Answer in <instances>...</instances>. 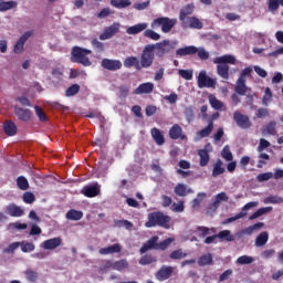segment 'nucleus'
Listing matches in <instances>:
<instances>
[{"label":"nucleus","instance_id":"60","mask_svg":"<svg viewBox=\"0 0 283 283\" xmlns=\"http://www.w3.org/2000/svg\"><path fill=\"white\" fill-rule=\"evenodd\" d=\"M20 247H21L22 253H30L35 249L34 243L20 242Z\"/></svg>","mask_w":283,"mask_h":283},{"label":"nucleus","instance_id":"37","mask_svg":"<svg viewBox=\"0 0 283 283\" xmlns=\"http://www.w3.org/2000/svg\"><path fill=\"white\" fill-rule=\"evenodd\" d=\"M17 187L21 189V191H28L30 189V182L28 181V178L24 176H20L17 178Z\"/></svg>","mask_w":283,"mask_h":283},{"label":"nucleus","instance_id":"24","mask_svg":"<svg viewBox=\"0 0 283 283\" xmlns=\"http://www.w3.org/2000/svg\"><path fill=\"white\" fill-rule=\"evenodd\" d=\"M249 86H247V80H237L234 92L239 94V96H247V92H249Z\"/></svg>","mask_w":283,"mask_h":283},{"label":"nucleus","instance_id":"35","mask_svg":"<svg viewBox=\"0 0 283 283\" xmlns=\"http://www.w3.org/2000/svg\"><path fill=\"white\" fill-rule=\"evenodd\" d=\"M111 6L117 10H123L132 6V0H111Z\"/></svg>","mask_w":283,"mask_h":283},{"label":"nucleus","instance_id":"61","mask_svg":"<svg viewBox=\"0 0 283 283\" xmlns=\"http://www.w3.org/2000/svg\"><path fill=\"white\" fill-rule=\"evenodd\" d=\"M185 116L188 123L193 122V118H195L193 106H188L185 108Z\"/></svg>","mask_w":283,"mask_h":283},{"label":"nucleus","instance_id":"63","mask_svg":"<svg viewBox=\"0 0 283 283\" xmlns=\"http://www.w3.org/2000/svg\"><path fill=\"white\" fill-rule=\"evenodd\" d=\"M34 109L39 120H41V123H45V120H48V116L45 115V112H43V108L35 106Z\"/></svg>","mask_w":283,"mask_h":283},{"label":"nucleus","instance_id":"17","mask_svg":"<svg viewBox=\"0 0 283 283\" xmlns=\"http://www.w3.org/2000/svg\"><path fill=\"white\" fill-rule=\"evenodd\" d=\"M14 114L22 123H28L30 118H32V111L28 108H21L19 106H15Z\"/></svg>","mask_w":283,"mask_h":283},{"label":"nucleus","instance_id":"40","mask_svg":"<svg viewBox=\"0 0 283 283\" xmlns=\"http://www.w3.org/2000/svg\"><path fill=\"white\" fill-rule=\"evenodd\" d=\"M19 6L17 1L11 0V1H3L0 2V12H8V10H12V8H17Z\"/></svg>","mask_w":283,"mask_h":283},{"label":"nucleus","instance_id":"55","mask_svg":"<svg viewBox=\"0 0 283 283\" xmlns=\"http://www.w3.org/2000/svg\"><path fill=\"white\" fill-rule=\"evenodd\" d=\"M178 74L181 78H185V81H191V78H193V71L191 70H179Z\"/></svg>","mask_w":283,"mask_h":283},{"label":"nucleus","instance_id":"1","mask_svg":"<svg viewBox=\"0 0 283 283\" xmlns=\"http://www.w3.org/2000/svg\"><path fill=\"white\" fill-rule=\"evenodd\" d=\"M148 221L145 223L146 229L161 227V229H171V217L163 211H154L148 213Z\"/></svg>","mask_w":283,"mask_h":283},{"label":"nucleus","instance_id":"25","mask_svg":"<svg viewBox=\"0 0 283 283\" xmlns=\"http://www.w3.org/2000/svg\"><path fill=\"white\" fill-rule=\"evenodd\" d=\"M7 213H9L11 218H21L24 211L23 209H21V207L17 206L15 203H10L9 206H7Z\"/></svg>","mask_w":283,"mask_h":283},{"label":"nucleus","instance_id":"46","mask_svg":"<svg viewBox=\"0 0 283 283\" xmlns=\"http://www.w3.org/2000/svg\"><path fill=\"white\" fill-rule=\"evenodd\" d=\"M156 256L151 255V254H145L139 259V264L142 266H147V264H154V262H156Z\"/></svg>","mask_w":283,"mask_h":283},{"label":"nucleus","instance_id":"15","mask_svg":"<svg viewBox=\"0 0 283 283\" xmlns=\"http://www.w3.org/2000/svg\"><path fill=\"white\" fill-rule=\"evenodd\" d=\"M154 45L155 50H157V56H165V54H169V52H171V43L169 42V40H164Z\"/></svg>","mask_w":283,"mask_h":283},{"label":"nucleus","instance_id":"16","mask_svg":"<svg viewBox=\"0 0 283 283\" xmlns=\"http://www.w3.org/2000/svg\"><path fill=\"white\" fill-rule=\"evenodd\" d=\"M63 244V239L61 237H56L53 239H48L42 243L43 249L46 251H54V249H59Z\"/></svg>","mask_w":283,"mask_h":283},{"label":"nucleus","instance_id":"21","mask_svg":"<svg viewBox=\"0 0 283 283\" xmlns=\"http://www.w3.org/2000/svg\"><path fill=\"white\" fill-rule=\"evenodd\" d=\"M150 136L153 140H155L156 145L163 146L165 145V135L157 127L150 129Z\"/></svg>","mask_w":283,"mask_h":283},{"label":"nucleus","instance_id":"19","mask_svg":"<svg viewBox=\"0 0 283 283\" xmlns=\"http://www.w3.org/2000/svg\"><path fill=\"white\" fill-rule=\"evenodd\" d=\"M120 251H123V248L118 243H115L106 248H101L98 253L99 255H112L114 253H120Z\"/></svg>","mask_w":283,"mask_h":283},{"label":"nucleus","instance_id":"36","mask_svg":"<svg viewBox=\"0 0 283 283\" xmlns=\"http://www.w3.org/2000/svg\"><path fill=\"white\" fill-rule=\"evenodd\" d=\"M198 156L200 158L199 165L201 167H207V165H209V160H211L209 153H207V150H198Z\"/></svg>","mask_w":283,"mask_h":283},{"label":"nucleus","instance_id":"7","mask_svg":"<svg viewBox=\"0 0 283 283\" xmlns=\"http://www.w3.org/2000/svg\"><path fill=\"white\" fill-rule=\"evenodd\" d=\"M233 120L240 127V129H251L253 123H251V118L249 115H244L240 113V111H235L233 113Z\"/></svg>","mask_w":283,"mask_h":283},{"label":"nucleus","instance_id":"31","mask_svg":"<svg viewBox=\"0 0 283 283\" xmlns=\"http://www.w3.org/2000/svg\"><path fill=\"white\" fill-rule=\"evenodd\" d=\"M3 129H4V134H7V136H15L17 124H14V122H12V120H8L4 123Z\"/></svg>","mask_w":283,"mask_h":283},{"label":"nucleus","instance_id":"28","mask_svg":"<svg viewBox=\"0 0 283 283\" xmlns=\"http://www.w3.org/2000/svg\"><path fill=\"white\" fill-rule=\"evenodd\" d=\"M124 67H127L128 70L130 67H135V70H142L140 61H138V57L136 56H128L124 60Z\"/></svg>","mask_w":283,"mask_h":283},{"label":"nucleus","instance_id":"47","mask_svg":"<svg viewBox=\"0 0 283 283\" xmlns=\"http://www.w3.org/2000/svg\"><path fill=\"white\" fill-rule=\"evenodd\" d=\"M78 92H81V85L78 84H72L66 91H65V96L67 98L72 97V96H76V94H78Z\"/></svg>","mask_w":283,"mask_h":283},{"label":"nucleus","instance_id":"12","mask_svg":"<svg viewBox=\"0 0 283 283\" xmlns=\"http://www.w3.org/2000/svg\"><path fill=\"white\" fill-rule=\"evenodd\" d=\"M198 87L202 90L205 87H216V80L207 75V71H200L198 75Z\"/></svg>","mask_w":283,"mask_h":283},{"label":"nucleus","instance_id":"6","mask_svg":"<svg viewBox=\"0 0 283 283\" xmlns=\"http://www.w3.org/2000/svg\"><path fill=\"white\" fill-rule=\"evenodd\" d=\"M176 23H178L177 19H169L167 17H161V18L155 19L151 22V28L156 29V28H160L161 25V32H164V34H168V32H171Z\"/></svg>","mask_w":283,"mask_h":283},{"label":"nucleus","instance_id":"43","mask_svg":"<svg viewBox=\"0 0 283 283\" xmlns=\"http://www.w3.org/2000/svg\"><path fill=\"white\" fill-rule=\"evenodd\" d=\"M24 275H25V279L28 280V282H36V280H39V272L32 270V269H27L24 271Z\"/></svg>","mask_w":283,"mask_h":283},{"label":"nucleus","instance_id":"51","mask_svg":"<svg viewBox=\"0 0 283 283\" xmlns=\"http://www.w3.org/2000/svg\"><path fill=\"white\" fill-rule=\"evenodd\" d=\"M209 101L213 109L220 111L222 107H224V103H222L220 99H217L216 96H210Z\"/></svg>","mask_w":283,"mask_h":283},{"label":"nucleus","instance_id":"62","mask_svg":"<svg viewBox=\"0 0 283 283\" xmlns=\"http://www.w3.org/2000/svg\"><path fill=\"white\" fill-rule=\"evenodd\" d=\"M22 200L23 202H25V205H32V202L36 200V197H34V193L32 192H24L22 196Z\"/></svg>","mask_w":283,"mask_h":283},{"label":"nucleus","instance_id":"57","mask_svg":"<svg viewBox=\"0 0 283 283\" xmlns=\"http://www.w3.org/2000/svg\"><path fill=\"white\" fill-rule=\"evenodd\" d=\"M207 198V193L205 192H199L197 195V198L192 200V208L196 209L197 207H200V202Z\"/></svg>","mask_w":283,"mask_h":283},{"label":"nucleus","instance_id":"50","mask_svg":"<svg viewBox=\"0 0 283 283\" xmlns=\"http://www.w3.org/2000/svg\"><path fill=\"white\" fill-rule=\"evenodd\" d=\"M144 36L146 39H150L151 41H160V35L151 29H146V31H144Z\"/></svg>","mask_w":283,"mask_h":283},{"label":"nucleus","instance_id":"26","mask_svg":"<svg viewBox=\"0 0 283 283\" xmlns=\"http://www.w3.org/2000/svg\"><path fill=\"white\" fill-rule=\"evenodd\" d=\"M149 28V24L147 22L138 23L133 27L127 28L126 32L127 34H140V32H145L146 29Z\"/></svg>","mask_w":283,"mask_h":283},{"label":"nucleus","instance_id":"54","mask_svg":"<svg viewBox=\"0 0 283 283\" xmlns=\"http://www.w3.org/2000/svg\"><path fill=\"white\" fill-rule=\"evenodd\" d=\"M251 74H253V67L247 66L241 71L239 80L247 81V77H251Z\"/></svg>","mask_w":283,"mask_h":283},{"label":"nucleus","instance_id":"11","mask_svg":"<svg viewBox=\"0 0 283 283\" xmlns=\"http://www.w3.org/2000/svg\"><path fill=\"white\" fill-rule=\"evenodd\" d=\"M101 67L103 70H108V72H118L123 67V62L120 60L103 59L101 62Z\"/></svg>","mask_w":283,"mask_h":283},{"label":"nucleus","instance_id":"14","mask_svg":"<svg viewBox=\"0 0 283 283\" xmlns=\"http://www.w3.org/2000/svg\"><path fill=\"white\" fill-rule=\"evenodd\" d=\"M81 193L86 198H96V196L101 195V186H98V184L84 186Z\"/></svg>","mask_w":283,"mask_h":283},{"label":"nucleus","instance_id":"30","mask_svg":"<svg viewBox=\"0 0 283 283\" xmlns=\"http://www.w3.org/2000/svg\"><path fill=\"white\" fill-rule=\"evenodd\" d=\"M271 211H273V207L271 206L260 208L249 217V220H258V218H261V216H265V213H271Z\"/></svg>","mask_w":283,"mask_h":283},{"label":"nucleus","instance_id":"3","mask_svg":"<svg viewBox=\"0 0 283 283\" xmlns=\"http://www.w3.org/2000/svg\"><path fill=\"white\" fill-rule=\"evenodd\" d=\"M213 63L217 64V74H219L220 77L223 78V81H229V65H235V56L233 55H222L219 57H216L213 60Z\"/></svg>","mask_w":283,"mask_h":283},{"label":"nucleus","instance_id":"41","mask_svg":"<svg viewBox=\"0 0 283 283\" xmlns=\"http://www.w3.org/2000/svg\"><path fill=\"white\" fill-rule=\"evenodd\" d=\"M199 266H207L209 264H213V255L211 253L203 254L198 260Z\"/></svg>","mask_w":283,"mask_h":283},{"label":"nucleus","instance_id":"10","mask_svg":"<svg viewBox=\"0 0 283 283\" xmlns=\"http://www.w3.org/2000/svg\"><path fill=\"white\" fill-rule=\"evenodd\" d=\"M175 268L171 265H161L160 269L155 273L156 280L158 282H165L174 275Z\"/></svg>","mask_w":283,"mask_h":283},{"label":"nucleus","instance_id":"2","mask_svg":"<svg viewBox=\"0 0 283 283\" xmlns=\"http://www.w3.org/2000/svg\"><path fill=\"white\" fill-rule=\"evenodd\" d=\"M158 240H160V238L158 235H154L148 241H146L139 249L140 255H143V254L147 253V251H151V250L167 251V249H169V247H171V243L174 242V239H171V238H167L164 241H161L160 243H158Z\"/></svg>","mask_w":283,"mask_h":283},{"label":"nucleus","instance_id":"52","mask_svg":"<svg viewBox=\"0 0 283 283\" xmlns=\"http://www.w3.org/2000/svg\"><path fill=\"white\" fill-rule=\"evenodd\" d=\"M187 256V253L182 252V249L172 251L169 254L170 260H184Z\"/></svg>","mask_w":283,"mask_h":283},{"label":"nucleus","instance_id":"9","mask_svg":"<svg viewBox=\"0 0 283 283\" xmlns=\"http://www.w3.org/2000/svg\"><path fill=\"white\" fill-rule=\"evenodd\" d=\"M120 30V23L114 22L109 27H106L102 34H99V41H107L118 34Z\"/></svg>","mask_w":283,"mask_h":283},{"label":"nucleus","instance_id":"64","mask_svg":"<svg viewBox=\"0 0 283 283\" xmlns=\"http://www.w3.org/2000/svg\"><path fill=\"white\" fill-rule=\"evenodd\" d=\"M21 247V242H13L3 249V253H14V250Z\"/></svg>","mask_w":283,"mask_h":283},{"label":"nucleus","instance_id":"49","mask_svg":"<svg viewBox=\"0 0 283 283\" xmlns=\"http://www.w3.org/2000/svg\"><path fill=\"white\" fill-rule=\"evenodd\" d=\"M65 72V69L63 66H57L52 69V76L53 78H57V81H63V74Z\"/></svg>","mask_w":283,"mask_h":283},{"label":"nucleus","instance_id":"32","mask_svg":"<svg viewBox=\"0 0 283 283\" xmlns=\"http://www.w3.org/2000/svg\"><path fill=\"white\" fill-rule=\"evenodd\" d=\"M226 169L222 167V159H217L212 168V177L218 178V176H222Z\"/></svg>","mask_w":283,"mask_h":283},{"label":"nucleus","instance_id":"5","mask_svg":"<svg viewBox=\"0 0 283 283\" xmlns=\"http://www.w3.org/2000/svg\"><path fill=\"white\" fill-rule=\"evenodd\" d=\"M156 50V45L154 44H147L140 55V67L142 70L147 67H151L154 65V59L156 57V54L154 53Z\"/></svg>","mask_w":283,"mask_h":283},{"label":"nucleus","instance_id":"56","mask_svg":"<svg viewBox=\"0 0 283 283\" xmlns=\"http://www.w3.org/2000/svg\"><path fill=\"white\" fill-rule=\"evenodd\" d=\"M171 210L175 213H182V211H185V201L180 200L178 201V203L174 202L171 206Z\"/></svg>","mask_w":283,"mask_h":283},{"label":"nucleus","instance_id":"4","mask_svg":"<svg viewBox=\"0 0 283 283\" xmlns=\"http://www.w3.org/2000/svg\"><path fill=\"white\" fill-rule=\"evenodd\" d=\"M71 54L73 63H80L81 65H84V67H90V65H92V61L87 57V55L92 54V50L73 46Z\"/></svg>","mask_w":283,"mask_h":283},{"label":"nucleus","instance_id":"13","mask_svg":"<svg viewBox=\"0 0 283 283\" xmlns=\"http://www.w3.org/2000/svg\"><path fill=\"white\" fill-rule=\"evenodd\" d=\"M30 36H32V31H27L20 36L13 46L14 54H21V52H23V48L25 46V43H28V39H30Z\"/></svg>","mask_w":283,"mask_h":283},{"label":"nucleus","instance_id":"53","mask_svg":"<svg viewBox=\"0 0 283 283\" xmlns=\"http://www.w3.org/2000/svg\"><path fill=\"white\" fill-rule=\"evenodd\" d=\"M91 45L94 50H96V52H105V44L98 41V39H93L91 41Z\"/></svg>","mask_w":283,"mask_h":283},{"label":"nucleus","instance_id":"39","mask_svg":"<svg viewBox=\"0 0 283 283\" xmlns=\"http://www.w3.org/2000/svg\"><path fill=\"white\" fill-rule=\"evenodd\" d=\"M283 197L280 196H269L263 199V205H282Z\"/></svg>","mask_w":283,"mask_h":283},{"label":"nucleus","instance_id":"27","mask_svg":"<svg viewBox=\"0 0 283 283\" xmlns=\"http://www.w3.org/2000/svg\"><path fill=\"white\" fill-rule=\"evenodd\" d=\"M154 92V83L147 82L140 84L135 91L134 94H151Z\"/></svg>","mask_w":283,"mask_h":283},{"label":"nucleus","instance_id":"59","mask_svg":"<svg viewBox=\"0 0 283 283\" xmlns=\"http://www.w3.org/2000/svg\"><path fill=\"white\" fill-rule=\"evenodd\" d=\"M271 178H274L273 172H263L256 176L258 182H266V180H271Z\"/></svg>","mask_w":283,"mask_h":283},{"label":"nucleus","instance_id":"44","mask_svg":"<svg viewBox=\"0 0 283 283\" xmlns=\"http://www.w3.org/2000/svg\"><path fill=\"white\" fill-rule=\"evenodd\" d=\"M211 132H213V122H209V124L207 125V127L202 128V129L198 133V137H199V138H207L208 136L211 135Z\"/></svg>","mask_w":283,"mask_h":283},{"label":"nucleus","instance_id":"48","mask_svg":"<svg viewBox=\"0 0 283 283\" xmlns=\"http://www.w3.org/2000/svg\"><path fill=\"white\" fill-rule=\"evenodd\" d=\"M221 156L227 160L228 163H231L233 160V153H231V148L229 145L224 146L221 150Z\"/></svg>","mask_w":283,"mask_h":283},{"label":"nucleus","instance_id":"45","mask_svg":"<svg viewBox=\"0 0 283 283\" xmlns=\"http://www.w3.org/2000/svg\"><path fill=\"white\" fill-rule=\"evenodd\" d=\"M129 268V262H127V259H120L116 262H114V271H125V269Z\"/></svg>","mask_w":283,"mask_h":283},{"label":"nucleus","instance_id":"18","mask_svg":"<svg viewBox=\"0 0 283 283\" xmlns=\"http://www.w3.org/2000/svg\"><path fill=\"white\" fill-rule=\"evenodd\" d=\"M169 138H171V140H178V138L185 140L187 136L182 134V127H180V125L174 124L172 127L169 129Z\"/></svg>","mask_w":283,"mask_h":283},{"label":"nucleus","instance_id":"29","mask_svg":"<svg viewBox=\"0 0 283 283\" xmlns=\"http://www.w3.org/2000/svg\"><path fill=\"white\" fill-rule=\"evenodd\" d=\"M277 123L275 122H270L268 125H265L262 128V135L263 136H275L277 134V130L275 129Z\"/></svg>","mask_w":283,"mask_h":283},{"label":"nucleus","instance_id":"23","mask_svg":"<svg viewBox=\"0 0 283 283\" xmlns=\"http://www.w3.org/2000/svg\"><path fill=\"white\" fill-rule=\"evenodd\" d=\"M186 21V28H190L191 30H202V28H205V23H202V21L196 17H188Z\"/></svg>","mask_w":283,"mask_h":283},{"label":"nucleus","instance_id":"42","mask_svg":"<svg viewBox=\"0 0 283 283\" xmlns=\"http://www.w3.org/2000/svg\"><path fill=\"white\" fill-rule=\"evenodd\" d=\"M211 231H214V229H209L205 226L197 227L195 233L198 235V238H207L211 233Z\"/></svg>","mask_w":283,"mask_h":283},{"label":"nucleus","instance_id":"22","mask_svg":"<svg viewBox=\"0 0 283 283\" xmlns=\"http://www.w3.org/2000/svg\"><path fill=\"white\" fill-rule=\"evenodd\" d=\"M174 191L179 198H185L186 196H189V193H193V189L187 188V185L185 184H177Z\"/></svg>","mask_w":283,"mask_h":283},{"label":"nucleus","instance_id":"20","mask_svg":"<svg viewBox=\"0 0 283 283\" xmlns=\"http://www.w3.org/2000/svg\"><path fill=\"white\" fill-rule=\"evenodd\" d=\"M193 54H198V48L193 45L180 48L176 51V56H191Z\"/></svg>","mask_w":283,"mask_h":283},{"label":"nucleus","instance_id":"8","mask_svg":"<svg viewBox=\"0 0 283 283\" xmlns=\"http://www.w3.org/2000/svg\"><path fill=\"white\" fill-rule=\"evenodd\" d=\"M196 10V4L189 3L184 6L179 11V21L181 22L182 28H187V19L193 14Z\"/></svg>","mask_w":283,"mask_h":283},{"label":"nucleus","instance_id":"34","mask_svg":"<svg viewBox=\"0 0 283 283\" xmlns=\"http://www.w3.org/2000/svg\"><path fill=\"white\" fill-rule=\"evenodd\" d=\"M219 240H226V242H235V234H231V230L220 231L218 234Z\"/></svg>","mask_w":283,"mask_h":283},{"label":"nucleus","instance_id":"38","mask_svg":"<svg viewBox=\"0 0 283 283\" xmlns=\"http://www.w3.org/2000/svg\"><path fill=\"white\" fill-rule=\"evenodd\" d=\"M269 242V232H261L255 239V247H264Z\"/></svg>","mask_w":283,"mask_h":283},{"label":"nucleus","instance_id":"58","mask_svg":"<svg viewBox=\"0 0 283 283\" xmlns=\"http://www.w3.org/2000/svg\"><path fill=\"white\" fill-rule=\"evenodd\" d=\"M253 256L241 255L237 259V264H253Z\"/></svg>","mask_w":283,"mask_h":283},{"label":"nucleus","instance_id":"33","mask_svg":"<svg viewBox=\"0 0 283 283\" xmlns=\"http://www.w3.org/2000/svg\"><path fill=\"white\" fill-rule=\"evenodd\" d=\"M66 220H73L74 222H78L83 218V211L71 209L66 212Z\"/></svg>","mask_w":283,"mask_h":283}]
</instances>
